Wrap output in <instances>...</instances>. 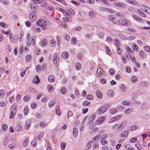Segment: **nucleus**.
<instances>
[{"instance_id":"6","label":"nucleus","mask_w":150,"mask_h":150,"mask_svg":"<svg viewBox=\"0 0 150 150\" xmlns=\"http://www.w3.org/2000/svg\"><path fill=\"white\" fill-rule=\"evenodd\" d=\"M73 134L74 137H76L78 134V130L75 127L74 128L73 131Z\"/></svg>"},{"instance_id":"13","label":"nucleus","mask_w":150,"mask_h":150,"mask_svg":"<svg viewBox=\"0 0 150 150\" xmlns=\"http://www.w3.org/2000/svg\"><path fill=\"white\" fill-rule=\"evenodd\" d=\"M128 134V132L127 130H125L123 133L121 134V136L122 137H127Z\"/></svg>"},{"instance_id":"63","label":"nucleus","mask_w":150,"mask_h":150,"mask_svg":"<svg viewBox=\"0 0 150 150\" xmlns=\"http://www.w3.org/2000/svg\"><path fill=\"white\" fill-rule=\"evenodd\" d=\"M99 37L101 38H102L104 36V34L102 32H100L98 34Z\"/></svg>"},{"instance_id":"46","label":"nucleus","mask_w":150,"mask_h":150,"mask_svg":"<svg viewBox=\"0 0 150 150\" xmlns=\"http://www.w3.org/2000/svg\"><path fill=\"white\" fill-rule=\"evenodd\" d=\"M137 128L138 127L137 126H132L130 127V129L132 131H133L137 129Z\"/></svg>"},{"instance_id":"18","label":"nucleus","mask_w":150,"mask_h":150,"mask_svg":"<svg viewBox=\"0 0 150 150\" xmlns=\"http://www.w3.org/2000/svg\"><path fill=\"white\" fill-rule=\"evenodd\" d=\"M114 91L112 90H110L108 93V95L109 97H112L114 96Z\"/></svg>"},{"instance_id":"41","label":"nucleus","mask_w":150,"mask_h":150,"mask_svg":"<svg viewBox=\"0 0 150 150\" xmlns=\"http://www.w3.org/2000/svg\"><path fill=\"white\" fill-rule=\"evenodd\" d=\"M101 137V136L100 135H97L96 136L94 137L93 138V140L94 141L95 140H98L100 139V138Z\"/></svg>"},{"instance_id":"54","label":"nucleus","mask_w":150,"mask_h":150,"mask_svg":"<svg viewBox=\"0 0 150 150\" xmlns=\"http://www.w3.org/2000/svg\"><path fill=\"white\" fill-rule=\"evenodd\" d=\"M76 42V40L75 38H73L71 39V42L72 44H75Z\"/></svg>"},{"instance_id":"60","label":"nucleus","mask_w":150,"mask_h":150,"mask_svg":"<svg viewBox=\"0 0 150 150\" xmlns=\"http://www.w3.org/2000/svg\"><path fill=\"white\" fill-rule=\"evenodd\" d=\"M101 144L102 145H104L106 144L107 142L105 140V139H102L100 140Z\"/></svg>"},{"instance_id":"58","label":"nucleus","mask_w":150,"mask_h":150,"mask_svg":"<svg viewBox=\"0 0 150 150\" xmlns=\"http://www.w3.org/2000/svg\"><path fill=\"white\" fill-rule=\"evenodd\" d=\"M2 130L4 131V132H5L6 131L7 129V125L4 124L2 126Z\"/></svg>"},{"instance_id":"50","label":"nucleus","mask_w":150,"mask_h":150,"mask_svg":"<svg viewBox=\"0 0 150 150\" xmlns=\"http://www.w3.org/2000/svg\"><path fill=\"white\" fill-rule=\"evenodd\" d=\"M126 50L127 52H128L129 56H130V55L129 53H132V52H133V51H132L129 47H128L126 48Z\"/></svg>"},{"instance_id":"3","label":"nucleus","mask_w":150,"mask_h":150,"mask_svg":"<svg viewBox=\"0 0 150 150\" xmlns=\"http://www.w3.org/2000/svg\"><path fill=\"white\" fill-rule=\"evenodd\" d=\"M104 74V71L101 68H98L97 71V75L98 76H102Z\"/></svg>"},{"instance_id":"59","label":"nucleus","mask_w":150,"mask_h":150,"mask_svg":"<svg viewBox=\"0 0 150 150\" xmlns=\"http://www.w3.org/2000/svg\"><path fill=\"white\" fill-rule=\"evenodd\" d=\"M35 36H33L32 38V43H33V45H34V44L35 45Z\"/></svg>"},{"instance_id":"29","label":"nucleus","mask_w":150,"mask_h":150,"mask_svg":"<svg viewBox=\"0 0 150 150\" xmlns=\"http://www.w3.org/2000/svg\"><path fill=\"white\" fill-rule=\"evenodd\" d=\"M96 115V114L95 113H93L91 116L89 118V119L90 120V122H92V121L95 119Z\"/></svg>"},{"instance_id":"47","label":"nucleus","mask_w":150,"mask_h":150,"mask_svg":"<svg viewBox=\"0 0 150 150\" xmlns=\"http://www.w3.org/2000/svg\"><path fill=\"white\" fill-rule=\"evenodd\" d=\"M131 79L132 81V82H134L137 81V78L135 76H133L132 77Z\"/></svg>"},{"instance_id":"27","label":"nucleus","mask_w":150,"mask_h":150,"mask_svg":"<svg viewBox=\"0 0 150 150\" xmlns=\"http://www.w3.org/2000/svg\"><path fill=\"white\" fill-rule=\"evenodd\" d=\"M76 69L79 70L81 69V64L79 63H77L75 65Z\"/></svg>"},{"instance_id":"33","label":"nucleus","mask_w":150,"mask_h":150,"mask_svg":"<svg viewBox=\"0 0 150 150\" xmlns=\"http://www.w3.org/2000/svg\"><path fill=\"white\" fill-rule=\"evenodd\" d=\"M120 88L122 92H125V91L126 87L124 84H122L120 86Z\"/></svg>"},{"instance_id":"20","label":"nucleus","mask_w":150,"mask_h":150,"mask_svg":"<svg viewBox=\"0 0 150 150\" xmlns=\"http://www.w3.org/2000/svg\"><path fill=\"white\" fill-rule=\"evenodd\" d=\"M31 56L30 54L27 55L25 57V60L26 62H28L31 60Z\"/></svg>"},{"instance_id":"36","label":"nucleus","mask_w":150,"mask_h":150,"mask_svg":"<svg viewBox=\"0 0 150 150\" xmlns=\"http://www.w3.org/2000/svg\"><path fill=\"white\" fill-rule=\"evenodd\" d=\"M98 129V128L94 127L90 131V133L91 134L95 133Z\"/></svg>"},{"instance_id":"35","label":"nucleus","mask_w":150,"mask_h":150,"mask_svg":"<svg viewBox=\"0 0 150 150\" xmlns=\"http://www.w3.org/2000/svg\"><path fill=\"white\" fill-rule=\"evenodd\" d=\"M5 91L4 90H0V97L1 98L3 97L5 95Z\"/></svg>"},{"instance_id":"21","label":"nucleus","mask_w":150,"mask_h":150,"mask_svg":"<svg viewBox=\"0 0 150 150\" xmlns=\"http://www.w3.org/2000/svg\"><path fill=\"white\" fill-rule=\"evenodd\" d=\"M57 55L56 53L54 54L53 55V61L54 64H55L57 63Z\"/></svg>"},{"instance_id":"45","label":"nucleus","mask_w":150,"mask_h":150,"mask_svg":"<svg viewBox=\"0 0 150 150\" xmlns=\"http://www.w3.org/2000/svg\"><path fill=\"white\" fill-rule=\"evenodd\" d=\"M108 18L109 21L113 22L115 24H116L115 22H113V21L114 20V18H113L111 16H109L108 17Z\"/></svg>"},{"instance_id":"22","label":"nucleus","mask_w":150,"mask_h":150,"mask_svg":"<svg viewBox=\"0 0 150 150\" xmlns=\"http://www.w3.org/2000/svg\"><path fill=\"white\" fill-rule=\"evenodd\" d=\"M88 14L90 17L91 18H93L95 16L96 14L95 13L92 11H89Z\"/></svg>"},{"instance_id":"24","label":"nucleus","mask_w":150,"mask_h":150,"mask_svg":"<svg viewBox=\"0 0 150 150\" xmlns=\"http://www.w3.org/2000/svg\"><path fill=\"white\" fill-rule=\"evenodd\" d=\"M92 144V142L91 141H90L88 142L87 144H86V148L87 150L88 149L90 148L91 147Z\"/></svg>"},{"instance_id":"62","label":"nucleus","mask_w":150,"mask_h":150,"mask_svg":"<svg viewBox=\"0 0 150 150\" xmlns=\"http://www.w3.org/2000/svg\"><path fill=\"white\" fill-rule=\"evenodd\" d=\"M0 1L2 3L5 4H8V3L7 0H0Z\"/></svg>"},{"instance_id":"48","label":"nucleus","mask_w":150,"mask_h":150,"mask_svg":"<svg viewBox=\"0 0 150 150\" xmlns=\"http://www.w3.org/2000/svg\"><path fill=\"white\" fill-rule=\"evenodd\" d=\"M132 111V109H126L125 110V112L127 114H129Z\"/></svg>"},{"instance_id":"43","label":"nucleus","mask_w":150,"mask_h":150,"mask_svg":"<svg viewBox=\"0 0 150 150\" xmlns=\"http://www.w3.org/2000/svg\"><path fill=\"white\" fill-rule=\"evenodd\" d=\"M132 48L134 51H137L138 50V47L135 44H133L132 45Z\"/></svg>"},{"instance_id":"55","label":"nucleus","mask_w":150,"mask_h":150,"mask_svg":"<svg viewBox=\"0 0 150 150\" xmlns=\"http://www.w3.org/2000/svg\"><path fill=\"white\" fill-rule=\"evenodd\" d=\"M28 108L27 107H25L24 108V112L25 115H26L28 114Z\"/></svg>"},{"instance_id":"52","label":"nucleus","mask_w":150,"mask_h":150,"mask_svg":"<svg viewBox=\"0 0 150 150\" xmlns=\"http://www.w3.org/2000/svg\"><path fill=\"white\" fill-rule=\"evenodd\" d=\"M36 71H38L42 70V67L40 65H38L36 66Z\"/></svg>"},{"instance_id":"34","label":"nucleus","mask_w":150,"mask_h":150,"mask_svg":"<svg viewBox=\"0 0 150 150\" xmlns=\"http://www.w3.org/2000/svg\"><path fill=\"white\" fill-rule=\"evenodd\" d=\"M119 23L122 25H125L127 24V22L124 20H119L118 21Z\"/></svg>"},{"instance_id":"4","label":"nucleus","mask_w":150,"mask_h":150,"mask_svg":"<svg viewBox=\"0 0 150 150\" xmlns=\"http://www.w3.org/2000/svg\"><path fill=\"white\" fill-rule=\"evenodd\" d=\"M122 117L121 115H119L115 116L113 118L111 119L109 121V123L113 122L118 120Z\"/></svg>"},{"instance_id":"10","label":"nucleus","mask_w":150,"mask_h":150,"mask_svg":"<svg viewBox=\"0 0 150 150\" xmlns=\"http://www.w3.org/2000/svg\"><path fill=\"white\" fill-rule=\"evenodd\" d=\"M61 55L63 58L66 59L69 57V54L67 52H65L62 54Z\"/></svg>"},{"instance_id":"38","label":"nucleus","mask_w":150,"mask_h":150,"mask_svg":"<svg viewBox=\"0 0 150 150\" xmlns=\"http://www.w3.org/2000/svg\"><path fill=\"white\" fill-rule=\"evenodd\" d=\"M116 112V109L115 108L110 109V112L111 114H114Z\"/></svg>"},{"instance_id":"16","label":"nucleus","mask_w":150,"mask_h":150,"mask_svg":"<svg viewBox=\"0 0 150 150\" xmlns=\"http://www.w3.org/2000/svg\"><path fill=\"white\" fill-rule=\"evenodd\" d=\"M132 16L133 17V18L137 21H141V18L137 16V15H135L134 14H133L132 15Z\"/></svg>"},{"instance_id":"53","label":"nucleus","mask_w":150,"mask_h":150,"mask_svg":"<svg viewBox=\"0 0 150 150\" xmlns=\"http://www.w3.org/2000/svg\"><path fill=\"white\" fill-rule=\"evenodd\" d=\"M28 140H29L28 139H25V140L23 142V145L25 147L26 146V145L28 142Z\"/></svg>"},{"instance_id":"56","label":"nucleus","mask_w":150,"mask_h":150,"mask_svg":"<svg viewBox=\"0 0 150 150\" xmlns=\"http://www.w3.org/2000/svg\"><path fill=\"white\" fill-rule=\"evenodd\" d=\"M30 122L29 121H27L26 122L25 125V128H26L27 127H28L26 128V129H28L29 128V127L30 126Z\"/></svg>"},{"instance_id":"64","label":"nucleus","mask_w":150,"mask_h":150,"mask_svg":"<svg viewBox=\"0 0 150 150\" xmlns=\"http://www.w3.org/2000/svg\"><path fill=\"white\" fill-rule=\"evenodd\" d=\"M15 129L17 131H21L22 130V128L21 127V126L19 125H17L16 126L15 128Z\"/></svg>"},{"instance_id":"8","label":"nucleus","mask_w":150,"mask_h":150,"mask_svg":"<svg viewBox=\"0 0 150 150\" xmlns=\"http://www.w3.org/2000/svg\"><path fill=\"white\" fill-rule=\"evenodd\" d=\"M18 36L16 35H15L13 37L11 41L13 43H16L18 41Z\"/></svg>"},{"instance_id":"32","label":"nucleus","mask_w":150,"mask_h":150,"mask_svg":"<svg viewBox=\"0 0 150 150\" xmlns=\"http://www.w3.org/2000/svg\"><path fill=\"white\" fill-rule=\"evenodd\" d=\"M55 102L54 100L51 101L49 104V106L50 108H51L53 107L55 104Z\"/></svg>"},{"instance_id":"28","label":"nucleus","mask_w":150,"mask_h":150,"mask_svg":"<svg viewBox=\"0 0 150 150\" xmlns=\"http://www.w3.org/2000/svg\"><path fill=\"white\" fill-rule=\"evenodd\" d=\"M129 4L132 5L137 6L138 5L139 3L135 0H131Z\"/></svg>"},{"instance_id":"14","label":"nucleus","mask_w":150,"mask_h":150,"mask_svg":"<svg viewBox=\"0 0 150 150\" xmlns=\"http://www.w3.org/2000/svg\"><path fill=\"white\" fill-rule=\"evenodd\" d=\"M47 88L48 92L50 93L52 92L54 90L53 87L50 85H48Z\"/></svg>"},{"instance_id":"31","label":"nucleus","mask_w":150,"mask_h":150,"mask_svg":"<svg viewBox=\"0 0 150 150\" xmlns=\"http://www.w3.org/2000/svg\"><path fill=\"white\" fill-rule=\"evenodd\" d=\"M141 86L143 87H146L147 85V82L146 81H143L140 83Z\"/></svg>"},{"instance_id":"11","label":"nucleus","mask_w":150,"mask_h":150,"mask_svg":"<svg viewBox=\"0 0 150 150\" xmlns=\"http://www.w3.org/2000/svg\"><path fill=\"white\" fill-rule=\"evenodd\" d=\"M104 119L102 117H100L96 120V124H99L102 122Z\"/></svg>"},{"instance_id":"25","label":"nucleus","mask_w":150,"mask_h":150,"mask_svg":"<svg viewBox=\"0 0 150 150\" xmlns=\"http://www.w3.org/2000/svg\"><path fill=\"white\" fill-rule=\"evenodd\" d=\"M114 42L117 48H119L120 45L119 43V42L118 40L116 38L114 40Z\"/></svg>"},{"instance_id":"37","label":"nucleus","mask_w":150,"mask_h":150,"mask_svg":"<svg viewBox=\"0 0 150 150\" xmlns=\"http://www.w3.org/2000/svg\"><path fill=\"white\" fill-rule=\"evenodd\" d=\"M139 54L141 56L142 58H144L145 55L144 52L142 50H141L139 51Z\"/></svg>"},{"instance_id":"15","label":"nucleus","mask_w":150,"mask_h":150,"mask_svg":"<svg viewBox=\"0 0 150 150\" xmlns=\"http://www.w3.org/2000/svg\"><path fill=\"white\" fill-rule=\"evenodd\" d=\"M48 80L50 82H53L55 80V78L53 76L50 75L48 77Z\"/></svg>"},{"instance_id":"17","label":"nucleus","mask_w":150,"mask_h":150,"mask_svg":"<svg viewBox=\"0 0 150 150\" xmlns=\"http://www.w3.org/2000/svg\"><path fill=\"white\" fill-rule=\"evenodd\" d=\"M56 114L60 116L61 114V112L59 107L57 106L56 108Z\"/></svg>"},{"instance_id":"57","label":"nucleus","mask_w":150,"mask_h":150,"mask_svg":"<svg viewBox=\"0 0 150 150\" xmlns=\"http://www.w3.org/2000/svg\"><path fill=\"white\" fill-rule=\"evenodd\" d=\"M109 73L111 75H113L115 74V70L113 69H110L109 70Z\"/></svg>"},{"instance_id":"5","label":"nucleus","mask_w":150,"mask_h":150,"mask_svg":"<svg viewBox=\"0 0 150 150\" xmlns=\"http://www.w3.org/2000/svg\"><path fill=\"white\" fill-rule=\"evenodd\" d=\"M16 114V110L11 109V111L10 115L9 116L10 118L12 119L13 118L14 116Z\"/></svg>"},{"instance_id":"26","label":"nucleus","mask_w":150,"mask_h":150,"mask_svg":"<svg viewBox=\"0 0 150 150\" xmlns=\"http://www.w3.org/2000/svg\"><path fill=\"white\" fill-rule=\"evenodd\" d=\"M41 45L42 46H45L47 45V40L46 39H43L42 41Z\"/></svg>"},{"instance_id":"49","label":"nucleus","mask_w":150,"mask_h":150,"mask_svg":"<svg viewBox=\"0 0 150 150\" xmlns=\"http://www.w3.org/2000/svg\"><path fill=\"white\" fill-rule=\"evenodd\" d=\"M61 92L62 94H64L66 92V90L65 88L63 87L61 90Z\"/></svg>"},{"instance_id":"39","label":"nucleus","mask_w":150,"mask_h":150,"mask_svg":"<svg viewBox=\"0 0 150 150\" xmlns=\"http://www.w3.org/2000/svg\"><path fill=\"white\" fill-rule=\"evenodd\" d=\"M33 30L35 32H40V29L39 28H33Z\"/></svg>"},{"instance_id":"9","label":"nucleus","mask_w":150,"mask_h":150,"mask_svg":"<svg viewBox=\"0 0 150 150\" xmlns=\"http://www.w3.org/2000/svg\"><path fill=\"white\" fill-rule=\"evenodd\" d=\"M29 17L30 19H31L33 21H34L36 20V16L34 14L30 13L29 15Z\"/></svg>"},{"instance_id":"1","label":"nucleus","mask_w":150,"mask_h":150,"mask_svg":"<svg viewBox=\"0 0 150 150\" xmlns=\"http://www.w3.org/2000/svg\"><path fill=\"white\" fill-rule=\"evenodd\" d=\"M44 21L42 20H40L38 21L36 23V25L38 26H40L42 29L44 30H46V25L45 24L44 25L42 24H40L39 23L41 22L42 23H44L43 22ZM46 23V22L45 21H44Z\"/></svg>"},{"instance_id":"19","label":"nucleus","mask_w":150,"mask_h":150,"mask_svg":"<svg viewBox=\"0 0 150 150\" xmlns=\"http://www.w3.org/2000/svg\"><path fill=\"white\" fill-rule=\"evenodd\" d=\"M64 37L66 40L69 41L70 39V37L69 35L67 33H65L64 35Z\"/></svg>"},{"instance_id":"30","label":"nucleus","mask_w":150,"mask_h":150,"mask_svg":"<svg viewBox=\"0 0 150 150\" xmlns=\"http://www.w3.org/2000/svg\"><path fill=\"white\" fill-rule=\"evenodd\" d=\"M90 104V102L88 101L85 100L82 103V104L83 106H88Z\"/></svg>"},{"instance_id":"2","label":"nucleus","mask_w":150,"mask_h":150,"mask_svg":"<svg viewBox=\"0 0 150 150\" xmlns=\"http://www.w3.org/2000/svg\"><path fill=\"white\" fill-rule=\"evenodd\" d=\"M31 11L33 13H36L37 11V8L36 7L37 5L35 3L30 4V5Z\"/></svg>"},{"instance_id":"40","label":"nucleus","mask_w":150,"mask_h":150,"mask_svg":"<svg viewBox=\"0 0 150 150\" xmlns=\"http://www.w3.org/2000/svg\"><path fill=\"white\" fill-rule=\"evenodd\" d=\"M100 82L103 84H104L106 82V80L105 78H102L100 79Z\"/></svg>"},{"instance_id":"61","label":"nucleus","mask_w":150,"mask_h":150,"mask_svg":"<svg viewBox=\"0 0 150 150\" xmlns=\"http://www.w3.org/2000/svg\"><path fill=\"white\" fill-rule=\"evenodd\" d=\"M114 5L115 6H118L119 7H121L123 6V4L122 3H114Z\"/></svg>"},{"instance_id":"7","label":"nucleus","mask_w":150,"mask_h":150,"mask_svg":"<svg viewBox=\"0 0 150 150\" xmlns=\"http://www.w3.org/2000/svg\"><path fill=\"white\" fill-rule=\"evenodd\" d=\"M96 95L99 98H101L103 96V94L101 92L97 90L96 92Z\"/></svg>"},{"instance_id":"42","label":"nucleus","mask_w":150,"mask_h":150,"mask_svg":"<svg viewBox=\"0 0 150 150\" xmlns=\"http://www.w3.org/2000/svg\"><path fill=\"white\" fill-rule=\"evenodd\" d=\"M67 10L68 11L70 12L71 14L74 15V11L72 9L70 8H68L67 9Z\"/></svg>"},{"instance_id":"44","label":"nucleus","mask_w":150,"mask_h":150,"mask_svg":"<svg viewBox=\"0 0 150 150\" xmlns=\"http://www.w3.org/2000/svg\"><path fill=\"white\" fill-rule=\"evenodd\" d=\"M121 59L122 60V62L124 63H125L127 62V61L125 56L123 54H122L121 55Z\"/></svg>"},{"instance_id":"51","label":"nucleus","mask_w":150,"mask_h":150,"mask_svg":"<svg viewBox=\"0 0 150 150\" xmlns=\"http://www.w3.org/2000/svg\"><path fill=\"white\" fill-rule=\"evenodd\" d=\"M144 50L145 51L150 52V47L149 46H145L144 47Z\"/></svg>"},{"instance_id":"23","label":"nucleus","mask_w":150,"mask_h":150,"mask_svg":"<svg viewBox=\"0 0 150 150\" xmlns=\"http://www.w3.org/2000/svg\"><path fill=\"white\" fill-rule=\"evenodd\" d=\"M30 96H29L28 95L25 96L23 98V100L25 102H27L30 100Z\"/></svg>"},{"instance_id":"12","label":"nucleus","mask_w":150,"mask_h":150,"mask_svg":"<svg viewBox=\"0 0 150 150\" xmlns=\"http://www.w3.org/2000/svg\"><path fill=\"white\" fill-rule=\"evenodd\" d=\"M122 123L120 124V125L119 126L117 124L114 125L113 126V128H115V127L117 125V130L118 131H120L122 129Z\"/></svg>"}]
</instances>
